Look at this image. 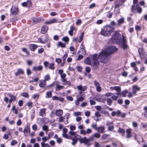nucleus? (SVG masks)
<instances>
[{"label":"nucleus","instance_id":"13","mask_svg":"<svg viewBox=\"0 0 147 147\" xmlns=\"http://www.w3.org/2000/svg\"><path fill=\"white\" fill-rule=\"evenodd\" d=\"M94 84L96 87V90L98 92H100L101 91V88L100 86V84L96 80L94 81Z\"/></svg>","mask_w":147,"mask_h":147},{"label":"nucleus","instance_id":"1","mask_svg":"<svg viewBox=\"0 0 147 147\" xmlns=\"http://www.w3.org/2000/svg\"><path fill=\"white\" fill-rule=\"evenodd\" d=\"M110 58L106 50H102L98 55L96 53L93 55L92 59V65L96 67L99 65L100 62L105 64L109 61Z\"/></svg>","mask_w":147,"mask_h":147},{"label":"nucleus","instance_id":"18","mask_svg":"<svg viewBox=\"0 0 147 147\" xmlns=\"http://www.w3.org/2000/svg\"><path fill=\"white\" fill-rule=\"evenodd\" d=\"M140 90V88L137 86L134 85L133 86L132 92L133 94H135L137 91Z\"/></svg>","mask_w":147,"mask_h":147},{"label":"nucleus","instance_id":"22","mask_svg":"<svg viewBox=\"0 0 147 147\" xmlns=\"http://www.w3.org/2000/svg\"><path fill=\"white\" fill-rule=\"evenodd\" d=\"M29 47L31 51H34L37 48V45L34 44H30Z\"/></svg>","mask_w":147,"mask_h":147},{"label":"nucleus","instance_id":"31","mask_svg":"<svg viewBox=\"0 0 147 147\" xmlns=\"http://www.w3.org/2000/svg\"><path fill=\"white\" fill-rule=\"evenodd\" d=\"M122 37L121 40V43H127V41L126 40V38L125 36H124L123 35H122L121 36Z\"/></svg>","mask_w":147,"mask_h":147},{"label":"nucleus","instance_id":"56","mask_svg":"<svg viewBox=\"0 0 147 147\" xmlns=\"http://www.w3.org/2000/svg\"><path fill=\"white\" fill-rule=\"evenodd\" d=\"M74 115L77 116L81 115V113L80 112H75L74 113Z\"/></svg>","mask_w":147,"mask_h":147},{"label":"nucleus","instance_id":"23","mask_svg":"<svg viewBox=\"0 0 147 147\" xmlns=\"http://www.w3.org/2000/svg\"><path fill=\"white\" fill-rule=\"evenodd\" d=\"M100 133H102L104 132L105 127L104 126H101L98 127L97 130Z\"/></svg>","mask_w":147,"mask_h":147},{"label":"nucleus","instance_id":"10","mask_svg":"<svg viewBox=\"0 0 147 147\" xmlns=\"http://www.w3.org/2000/svg\"><path fill=\"white\" fill-rule=\"evenodd\" d=\"M80 139L81 136L79 135H76L75 136L73 137L71 139V140L72 141V144L73 145H74L76 143L77 141L79 140L80 142Z\"/></svg>","mask_w":147,"mask_h":147},{"label":"nucleus","instance_id":"15","mask_svg":"<svg viewBox=\"0 0 147 147\" xmlns=\"http://www.w3.org/2000/svg\"><path fill=\"white\" fill-rule=\"evenodd\" d=\"M9 136L11 137L10 139H11L12 137V132L11 131V130H9L8 131H7V134H4L3 135V138L4 139L7 140L9 138Z\"/></svg>","mask_w":147,"mask_h":147},{"label":"nucleus","instance_id":"28","mask_svg":"<svg viewBox=\"0 0 147 147\" xmlns=\"http://www.w3.org/2000/svg\"><path fill=\"white\" fill-rule=\"evenodd\" d=\"M100 136V134L98 133H96L93 134L91 137L93 138V141L94 140V138H99Z\"/></svg>","mask_w":147,"mask_h":147},{"label":"nucleus","instance_id":"3","mask_svg":"<svg viewBox=\"0 0 147 147\" xmlns=\"http://www.w3.org/2000/svg\"><path fill=\"white\" fill-rule=\"evenodd\" d=\"M121 35L120 34L117 32H115L111 38V42L116 44H119L121 42Z\"/></svg>","mask_w":147,"mask_h":147},{"label":"nucleus","instance_id":"25","mask_svg":"<svg viewBox=\"0 0 147 147\" xmlns=\"http://www.w3.org/2000/svg\"><path fill=\"white\" fill-rule=\"evenodd\" d=\"M124 22V19L123 17L121 18L118 20V23L117 24V26H119L123 23Z\"/></svg>","mask_w":147,"mask_h":147},{"label":"nucleus","instance_id":"26","mask_svg":"<svg viewBox=\"0 0 147 147\" xmlns=\"http://www.w3.org/2000/svg\"><path fill=\"white\" fill-rule=\"evenodd\" d=\"M84 62L85 63L88 65H91V63L90 58L89 57L86 58L84 61Z\"/></svg>","mask_w":147,"mask_h":147},{"label":"nucleus","instance_id":"45","mask_svg":"<svg viewBox=\"0 0 147 147\" xmlns=\"http://www.w3.org/2000/svg\"><path fill=\"white\" fill-rule=\"evenodd\" d=\"M62 136L63 137L67 139H69L70 138V136L68 135L66 133H63Z\"/></svg>","mask_w":147,"mask_h":147},{"label":"nucleus","instance_id":"19","mask_svg":"<svg viewBox=\"0 0 147 147\" xmlns=\"http://www.w3.org/2000/svg\"><path fill=\"white\" fill-rule=\"evenodd\" d=\"M48 28L47 26H42L41 29V32L42 34H45L46 33L48 30Z\"/></svg>","mask_w":147,"mask_h":147},{"label":"nucleus","instance_id":"37","mask_svg":"<svg viewBox=\"0 0 147 147\" xmlns=\"http://www.w3.org/2000/svg\"><path fill=\"white\" fill-rule=\"evenodd\" d=\"M107 101L108 105L109 106L111 105L113 102V101L111 98H109L107 99Z\"/></svg>","mask_w":147,"mask_h":147},{"label":"nucleus","instance_id":"34","mask_svg":"<svg viewBox=\"0 0 147 147\" xmlns=\"http://www.w3.org/2000/svg\"><path fill=\"white\" fill-rule=\"evenodd\" d=\"M128 91L127 90H125L123 91H122L121 92V94L123 97H125L126 96V94L128 93Z\"/></svg>","mask_w":147,"mask_h":147},{"label":"nucleus","instance_id":"39","mask_svg":"<svg viewBox=\"0 0 147 147\" xmlns=\"http://www.w3.org/2000/svg\"><path fill=\"white\" fill-rule=\"evenodd\" d=\"M21 96L27 98H28L29 97V95L28 93L27 92H24L21 94Z\"/></svg>","mask_w":147,"mask_h":147},{"label":"nucleus","instance_id":"64","mask_svg":"<svg viewBox=\"0 0 147 147\" xmlns=\"http://www.w3.org/2000/svg\"><path fill=\"white\" fill-rule=\"evenodd\" d=\"M114 127L113 126H109L108 128V130L111 131L113 129Z\"/></svg>","mask_w":147,"mask_h":147},{"label":"nucleus","instance_id":"48","mask_svg":"<svg viewBox=\"0 0 147 147\" xmlns=\"http://www.w3.org/2000/svg\"><path fill=\"white\" fill-rule=\"evenodd\" d=\"M69 134L72 136H75L77 135L76 134V133L75 132L72 131H69Z\"/></svg>","mask_w":147,"mask_h":147},{"label":"nucleus","instance_id":"41","mask_svg":"<svg viewBox=\"0 0 147 147\" xmlns=\"http://www.w3.org/2000/svg\"><path fill=\"white\" fill-rule=\"evenodd\" d=\"M84 34V32H82L81 33L80 37H79V42H80L83 38V37Z\"/></svg>","mask_w":147,"mask_h":147},{"label":"nucleus","instance_id":"63","mask_svg":"<svg viewBox=\"0 0 147 147\" xmlns=\"http://www.w3.org/2000/svg\"><path fill=\"white\" fill-rule=\"evenodd\" d=\"M27 64L29 66L31 65L32 64V62L31 60H28L27 61Z\"/></svg>","mask_w":147,"mask_h":147},{"label":"nucleus","instance_id":"38","mask_svg":"<svg viewBox=\"0 0 147 147\" xmlns=\"http://www.w3.org/2000/svg\"><path fill=\"white\" fill-rule=\"evenodd\" d=\"M52 96V92L51 91H48L46 93V98H50Z\"/></svg>","mask_w":147,"mask_h":147},{"label":"nucleus","instance_id":"32","mask_svg":"<svg viewBox=\"0 0 147 147\" xmlns=\"http://www.w3.org/2000/svg\"><path fill=\"white\" fill-rule=\"evenodd\" d=\"M39 86L40 87H43L45 85V80H41L40 81Z\"/></svg>","mask_w":147,"mask_h":147},{"label":"nucleus","instance_id":"62","mask_svg":"<svg viewBox=\"0 0 147 147\" xmlns=\"http://www.w3.org/2000/svg\"><path fill=\"white\" fill-rule=\"evenodd\" d=\"M95 108L98 111H99L101 109V107L100 106H96L95 107Z\"/></svg>","mask_w":147,"mask_h":147},{"label":"nucleus","instance_id":"44","mask_svg":"<svg viewBox=\"0 0 147 147\" xmlns=\"http://www.w3.org/2000/svg\"><path fill=\"white\" fill-rule=\"evenodd\" d=\"M69 40V39L67 36H65L62 38V40L65 42H68Z\"/></svg>","mask_w":147,"mask_h":147},{"label":"nucleus","instance_id":"30","mask_svg":"<svg viewBox=\"0 0 147 147\" xmlns=\"http://www.w3.org/2000/svg\"><path fill=\"white\" fill-rule=\"evenodd\" d=\"M118 132L121 134V136H123L125 133V131L123 129L119 128L118 131Z\"/></svg>","mask_w":147,"mask_h":147},{"label":"nucleus","instance_id":"14","mask_svg":"<svg viewBox=\"0 0 147 147\" xmlns=\"http://www.w3.org/2000/svg\"><path fill=\"white\" fill-rule=\"evenodd\" d=\"M22 5L24 7H30L32 5V2L30 0H28L26 2L22 3Z\"/></svg>","mask_w":147,"mask_h":147},{"label":"nucleus","instance_id":"35","mask_svg":"<svg viewBox=\"0 0 147 147\" xmlns=\"http://www.w3.org/2000/svg\"><path fill=\"white\" fill-rule=\"evenodd\" d=\"M121 48L124 50H125L128 47V46L127 44V43L121 44Z\"/></svg>","mask_w":147,"mask_h":147},{"label":"nucleus","instance_id":"55","mask_svg":"<svg viewBox=\"0 0 147 147\" xmlns=\"http://www.w3.org/2000/svg\"><path fill=\"white\" fill-rule=\"evenodd\" d=\"M91 127L92 128H94V129L97 130V126L96 124H93L91 126Z\"/></svg>","mask_w":147,"mask_h":147},{"label":"nucleus","instance_id":"21","mask_svg":"<svg viewBox=\"0 0 147 147\" xmlns=\"http://www.w3.org/2000/svg\"><path fill=\"white\" fill-rule=\"evenodd\" d=\"M63 110L61 109L57 110L55 112V115L58 116H61L63 114Z\"/></svg>","mask_w":147,"mask_h":147},{"label":"nucleus","instance_id":"4","mask_svg":"<svg viewBox=\"0 0 147 147\" xmlns=\"http://www.w3.org/2000/svg\"><path fill=\"white\" fill-rule=\"evenodd\" d=\"M93 141V138L91 137L87 138L86 137H84L81 138L80 140V144L84 143V144L88 146H90L91 145V142Z\"/></svg>","mask_w":147,"mask_h":147},{"label":"nucleus","instance_id":"54","mask_svg":"<svg viewBox=\"0 0 147 147\" xmlns=\"http://www.w3.org/2000/svg\"><path fill=\"white\" fill-rule=\"evenodd\" d=\"M112 99L114 100H116L118 98V97L117 96L113 95L111 97Z\"/></svg>","mask_w":147,"mask_h":147},{"label":"nucleus","instance_id":"24","mask_svg":"<svg viewBox=\"0 0 147 147\" xmlns=\"http://www.w3.org/2000/svg\"><path fill=\"white\" fill-rule=\"evenodd\" d=\"M46 111V109H41L39 113L40 115L42 116H45Z\"/></svg>","mask_w":147,"mask_h":147},{"label":"nucleus","instance_id":"5","mask_svg":"<svg viewBox=\"0 0 147 147\" xmlns=\"http://www.w3.org/2000/svg\"><path fill=\"white\" fill-rule=\"evenodd\" d=\"M131 11L132 12H134L136 11H137L138 13L140 14L142 11V8L138 4L133 5L131 7Z\"/></svg>","mask_w":147,"mask_h":147},{"label":"nucleus","instance_id":"47","mask_svg":"<svg viewBox=\"0 0 147 147\" xmlns=\"http://www.w3.org/2000/svg\"><path fill=\"white\" fill-rule=\"evenodd\" d=\"M50 79L49 75V74L47 75L45 77V80H44L45 81L49 80Z\"/></svg>","mask_w":147,"mask_h":147},{"label":"nucleus","instance_id":"9","mask_svg":"<svg viewBox=\"0 0 147 147\" xmlns=\"http://www.w3.org/2000/svg\"><path fill=\"white\" fill-rule=\"evenodd\" d=\"M11 13L13 15H17L19 13V9L17 7L12 6L10 9Z\"/></svg>","mask_w":147,"mask_h":147},{"label":"nucleus","instance_id":"2","mask_svg":"<svg viewBox=\"0 0 147 147\" xmlns=\"http://www.w3.org/2000/svg\"><path fill=\"white\" fill-rule=\"evenodd\" d=\"M114 29V28L112 26H106L102 29L100 34L104 36H109L111 35Z\"/></svg>","mask_w":147,"mask_h":147},{"label":"nucleus","instance_id":"43","mask_svg":"<svg viewBox=\"0 0 147 147\" xmlns=\"http://www.w3.org/2000/svg\"><path fill=\"white\" fill-rule=\"evenodd\" d=\"M17 142L15 140H12L10 144L12 146H13L17 144Z\"/></svg>","mask_w":147,"mask_h":147},{"label":"nucleus","instance_id":"33","mask_svg":"<svg viewBox=\"0 0 147 147\" xmlns=\"http://www.w3.org/2000/svg\"><path fill=\"white\" fill-rule=\"evenodd\" d=\"M66 46L65 44L64 43H62L61 42H58L57 47H60L62 48H64Z\"/></svg>","mask_w":147,"mask_h":147},{"label":"nucleus","instance_id":"52","mask_svg":"<svg viewBox=\"0 0 147 147\" xmlns=\"http://www.w3.org/2000/svg\"><path fill=\"white\" fill-rule=\"evenodd\" d=\"M64 119V118L63 117L60 116L59 117L58 121L60 122H61L63 121Z\"/></svg>","mask_w":147,"mask_h":147},{"label":"nucleus","instance_id":"36","mask_svg":"<svg viewBox=\"0 0 147 147\" xmlns=\"http://www.w3.org/2000/svg\"><path fill=\"white\" fill-rule=\"evenodd\" d=\"M42 129L43 130L46 131V134H47L49 130L48 127L46 125H44L42 127Z\"/></svg>","mask_w":147,"mask_h":147},{"label":"nucleus","instance_id":"53","mask_svg":"<svg viewBox=\"0 0 147 147\" xmlns=\"http://www.w3.org/2000/svg\"><path fill=\"white\" fill-rule=\"evenodd\" d=\"M68 54L67 53H65V54L63 55V60L64 61H65L67 57Z\"/></svg>","mask_w":147,"mask_h":147},{"label":"nucleus","instance_id":"27","mask_svg":"<svg viewBox=\"0 0 147 147\" xmlns=\"http://www.w3.org/2000/svg\"><path fill=\"white\" fill-rule=\"evenodd\" d=\"M115 90L117 92V93L115 94L116 95H118L121 94V88L119 86H116Z\"/></svg>","mask_w":147,"mask_h":147},{"label":"nucleus","instance_id":"11","mask_svg":"<svg viewBox=\"0 0 147 147\" xmlns=\"http://www.w3.org/2000/svg\"><path fill=\"white\" fill-rule=\"evenodd\" d=\"M62 21H58V20L55 18H54L51 20L48 21H46L45 22V24H51L55 23H61Z\"/></svg>","mask_w":147,"mask_h":147},{"label":"nucleus","instance_id":"59","mask_svg":"<svg viewBox=\"0 0 147 147\" xmlns=\"http://www.w3.org/2000/svg\"><path fill=\"white\" fill-rule=\"evenodd\" d=\"M95 115L97 117H100L101 116V115L98 112H96L95 113Z\"/></svg>","mask_w":147,"mask_h":147},{"label":"nucleus","instance_id":"7","mask_svg":"<svg viewBox=\"0 0 147 147\" xmlns=\"http://www.w3.org/2000/svg\"><path fill=\"white\" fill-rule=\"evenodd\" d=\"M118 50V49L115 46H111L109 47L106 50L108 54L110 56L114 52H116Z\"/></svg>","mask_w":147,"mask_h":147},{"label":"nucleus","instance_id":"57","mask_svg":"<svg viewBox=\"0 0 147 147\" xmlns=\"http://www.w3.org/2000/svg\"><path fill=\"white\" fill-rule=\"evenodd\" d=\"M121 74L124 77H126L127 76V73L126 71H124L121 73Z\"/></svg>","mask_w":147,"mask_h":147},{"label":"nucleus","instance_id":"60","mask_svg":"<svg viewBox=\"0 0 147 147\" xmlns=\"http://www.w3.org/2000/svg\"><path fill=\"white\" fill-rule=\"evenodd\" d=\"M32 127L33 130L35 131L37 130V125L36 124H35L33 125Z\"/></svg>","mask_w":147,"mask_h":147},{"label":"nucleus","instance_id":"61","mask_svg":"<svg viewBox=\"0 0 147 147\" xmlns=\"http://www.w3.org/2000/svg\"><path fill=\"white\" fill-rule=\"evenodd\" d=\"M91 71V69L89 67H87L86 68L85 71L87 73H89Z\"/></svg>","mask_w":147,"mask_h":147},{"label":"nucleus","instance_id":"58","mask_svg":"<svg viewBox=\"0 0 147 147\" xmlns=\"http://www.w3.org/2000/svg\"><path fill=\"white\" fill-rule=\"evenodd\" d=\"M56 140L57 142L59 144H61L62 142V139L60 138H59Z\"/></svg>","mask_w":147,"mask_h":147},{"label":"nucleus","instance_id":"6","mask_svg":"<svg viewBox=\"0 0 147 147\" xmlns=\"http://www.w3.org/2000/svg\"><path fill=\"white\" fill-rule=\"evenodd\" d=\"M24 135L26 137L28 136L30 133V123H27L23 131Z\"/></svg>","mask_w":147,"mask_h":147},{"label":"nucleus","instance_id":"50","mask_svg":"<svg viewBox=\"0 0 147 147\" xmlns=\"http://www.w3.org/2000/svg\"><path fill=\"white\" fill-rule=\"evenodd\" d=\"M54 64L53 63H51L49 66V68L51 69H55V67L54 66Z\"/></svg>","mask_w":147,"mask_h":147},{"label":"nucleus","instance_id":"51","mask_svg":"<svg viewBox=\"0 0 147 147\" xmlns=\"http://www.w3.org/2000/svg\"><path fill=\"white\" fill-rule=\"evenodd\" d=\"M18 105L20 107H21L23 105V102L22 100H20L18 102Z\"/></svg>","mask_w":147,"mask_h":147},{"label":"nucleus","instance_id":"12","mask_svg":"<svg viewBox=\"0 0 147 147\" xmlns=\"http://www.w3.org/2000/svg\"><path fill=\"white\" fill-rule=\"evenodd\" d=\"M8 95L11 98L9 100V103L11 104L13 101L14 102L17 99L16 96L12 94L11 93H8Z\"/></svg>","mask_w":147,"mask_h":147},{"label":"nucleus","instance_id":"46","mask_svg":"<svg viewBox=\"0 0 147 147\" xmlns=\"http://www.w3.org/2000/svg\"><path fill=\"white\" fill-rule=\"evenodd\" d=\"M44 51V49L43 48H40L38 49V52L39 53H42Z\"/></svg>","mask_w":147,"mask_h":147},{"label":"nucleus","instance_id":"8","mask_svg":"<svg viewBox=\"0 0 147 147\" xmlns=\"http://www.w3.org/2000/svg\"><path fill=\"white\" fill-rule=\"evenodd\" d=\"M138 51L141 59H144L146 57L147 55V53L144 51L142 48H139Z\"/></svg>","mask_w":147,"mask_h":147},{"label":"nucleus","instance_id":"42","mask_svg":"<svg viewBox=\"0 0 147 147\" xmlns=\"http://www.w3.org/2000/svg\"><path fill=\"white\" fill-rule=\"evenodd\" d=\"M125 105H123V107H124L125 108L126 107V105H129L130 103V101L129 100H125Z\"/></svg>","mask_w":147,"mask_h":147},{"label":"nucleus","instance_id":"17","mask_svg":"<svg viewBox=\"0 0 147 147\" xmlns=\"http://www.w3.org/2000/svg\"><path fill=\"white\" fill-rule=\"evenodd\" d=\"M77 88L78 90L82 91L86 90L87 88L86 86H82L81 85L78 86H77Z\"/></svg>","mask_w":147,"mask_h":147},{"label":"nucleus","instance_id":"20","mask_svg":"<svg viewBox=\"0 0 147 147\" xmlns=\"http://www.w3.org/2000/svg\"><path fill=\"white\" fill-rule=\"evenodd\" d=\"M59 84V82H56L55 84L56 85V87L55 90L56 91H59L61 89H62L63 87V86H61L58 85Z\"/></svg>","mask_w":147,"mask_h":147},{"label":"nucleus","instance_id":"40","mask_svg":"<svg viewBox=\"0 0 147 147\" xmlns=\"http://www.w3.org/2000/svg\"><path fill=\"white\" fill-rule=\"evenodd\" d=\"M22 50L23 52L25 53L28 55H29V53L26 48H22Z\"/></svg>","mask_w":147,"mask_h":147},{"label":"nucleus","instance_id":"16","mask_svg":"<svg viewBox=\"0 0 147 147\" xmlns=\"http://www.w3.org/2000/svg\"><path fill=\"white\" fill-rule=\"evenodd\" d=\"M24 74V71L22 69H18L17 71L15 73V75L17 76L20 74Z\"/></svg>","mask_w":147,"mask_h":147},{"label":"nucleus","instance_id":"29","mask_svg":"<svg viewBox=\"0 0 147 147\" xmlns=\"http://www.w3.org/2000/svg\"><path fill=\"white\" fill-rule=\"evenodd\" d=\"M11 110L15 114H17L18 113V110L16 109L15 105L13 106Z\"/></svg>","mask_w":147,"mask_h":147},{"label":"nucleus","instance_id":"49","mask_svg":"<svg viewBox=\"0 0 147 147\" xmlns=\"http://www.w3.org/2000/svg\"><path fill=\"white\" fill-rule=\"evenodd\" d=\"M110 136V135L109 134H104L102 135V138L103 139H105L107 138V137L108 136Z\"/></svg>","mask_w":147,"mask_h":147}]
</instances>
